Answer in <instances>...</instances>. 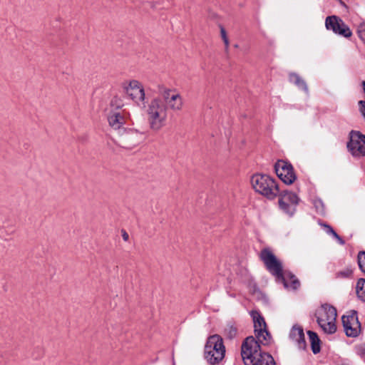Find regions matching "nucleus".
I'll return each instance as SVG.
<instances>
[{"instance_id": "31", "label": "nucleus", "mask_w": 365, "mask_h": 365, "mask_svg": "<svg viewBox=\"0 0 365 365\" xmlns=\"http://www.w3.org/2000/svg\"><path fill=\"white\" fill-rule=\"evenodd\" d=\"M119 99L118 98H114L112 101H111V105L113 106H114V103L117 102V101H118Z\"/></svg>"}, {"instance_id": "12", "label": "nucleus", "mask_w": 365, "mask_h": 365, "mask_svg": "<svg viewBox=\"0 0 365 365\" xmlns=\"http://www.w3.org/2000/svg\"><path fill=\"white\" fill-rule=\"evenodd\" d=\"M278 177L287 185H290L296 180L292 165L284 160H279L274 166Z\"/></svg>"}, {"instance_id": "26", "label": "nucleus", "mask_w": 365, "mask_h": 365, "mask_svg": "<svg viewBox=\"0 0 365 365\" xmlns=\"http://www.w3.org/2000/svg\"><path fill=\"white\" fill-rule=\"evenodd\" d=\"M322 226H323L324 227V230L327 234L332 235V233H334V230L329 225H325V224H323V225L322 224Z\"/></svg>"}, {"instance_id": "9", "label": "nucleus", "mask_w": 365, "mask_h": 365, "mask_svg": "<svg viewBox=\"0 0 365 365\" xmlns=\"http://www.w3.org/2000/svg\"><path fill=\"white\" fill-rule=\"evenodd\" d=\"M341 320L346 336L355 337L359 335L361 325L358 320L356 312L351 311L347 312L343 315Z\"/></svg>"}, {"instance_id": "1", "label": "nucleus", "mask_w": 365, "mask_h": 365, "mask_svg": "<svg viewBox=\"0 0 365 365\" xmlns=\"http://www.w3.org/2000/svg\"><path fill=\"white\" fill-rule=\"evenodd\" d=\"M158 89L162 98H153L148 103V114H162L168 111L180 112L185 105L183 97L175 88H170L160 84Z\"/></svg>"}, {"instance_id": "5", "label": "nucleus", "mask_w": 365, "mask_h": 365, "mask_svg": "<svg viewBox=\"0 0 365 365\" xmlns=\"http://www.w3.org/2000/svg\"><path fill=\"white\" fill-rule=\"evenodd\" d=\"M336 316L335 307L328 304L321 305L315 312L317 324L327 334H334L336 331Z\"/></svg>"}, {"instance_id": "30", "label": "nucleus", "mask_w": 365, "mask_h": 365, "mask_svg": "<svg viewBox=\"0 0 365 365\" xmlns=\"http://www.w3.org/2000/svg\"><path fill=\"white\" fill-rule=\"evenodd\" d=\"M350 274H351V271H349V270H347L344 272H340V274L344 277H348Z\"/></svg>"}, {"instance_id": "17", "label": "nucleus", "mask_w": 365, "mask_h": 365, "mask_svg": "<svg viewBox=\"0 0 365 365\" xmlns=\"http://www.w3.org/2000/svg\"><path fill=\"white\" fill-rule=\"evenodd\" d=\"M108 121L111 128L120 129L125 122V115H108Z\"/></svg>"}, {"instance_id": "20", "label": "nucleus", "mask_w": 365, "mask_h": 365, "mask_svg": "<svg viewBox=\"0 0 365 365\" xmlns=\"http://www.w3.org/2000/svg\"><path fill=\"white\" fill-rule=\"evenodd\" d=\"M356 292L358 297L365 302V279H359L356 283Z\"/></svg>"}, {"instance_id": "16", "label": "nucleus", "mask_w": 365, "mask_h": 365, "mask_svg": "<svg viewBox=\"0 0 365 365\" xmlns=\"http://www.w3.org/2000/svg\"><path fill=\"white\" fill-rule=\"evenodd\" d=\"M251 316L254 322L255 332L266 329V323L264 318L257 311H252Z\"/></svg>"}, {"instance_id": "4", "label": "nucleus", "mask_w": 365, "mask_h": 365, "mask_svg": "<svg viewBox=\"0 0 365 365\" xmlns=\"http://www.w3.org/2000/svg\"><path fill=\"white\" fill-rule=\"evenodd\" d=\"M225 346L220 336L215 334L207 339L204 356L210 365L219 364L225 358Z\"/></svg>"}, {"instance_id": "7", "label": "nucleus", "mask_w": 365, "mask_h": 365, "mask_svg": "<svg viewBox=\"0 0 365 365\" xmlns=\"http://www.w3.org/2000/svg\"><path fill=\"white\" fill-rule=\"evenodd\" d=\"M123 93L138 106L145 104V91L141 82L136 79L126 80L121 83Z\"/></svg>"}, {"instance_id": "10", "label": "nucleus", "mask_w": 365, "mask_h": 365, "mask_svg": "<svg viewBox=\"0 0 365 365\" xmlns=\"http://www.w3.org/2000/svg\"><path fill=\"white\" fill-rule=\"evenodd\" d=\"M325 26L328 30H331L334 33L349 38L352 35L349 26L339 17L331 16L327 17Z\"/></svg>"}, {"instance_id": "33", "label": "nucleus", "mask_w": 365, "mask_h": 365, "mask_svg": "<svg viewBox=\"0 0 365 365\" xmlns=\"http://www.w3.org/2000/svg\"><path fill=\"white\" fill-rule=\"evenodd\" d=\"M361 348L364 349V353L365 354V346H362Z\"/></svg>"}, {"instance_id": "18", "label": "nucleus", "mask_w": 365, "mask_h": 365, "mask_svg": "<svg viewBox=\"0 0 365 365\" xmlns=\"http://www.w3.org/2000/svg\"><path fill=\"white\" fill-rule=\"evenodd\" d=\"M307 334L309 336L313 353L315 354L319 353L320 351V340L317 334L312 331H309Z\"/></svg>"}, {"instance_id": "2", "label": "nucleus", "mask_w": 365, "mask_h": 365, "mask_svg": "<svg viewBox=\"0 0 365 365\" xmlns=\"http://www.w3.org/2000/svg\"><path fill=\"white\" fill-rule=\"evenodd\" d=\"M261 260L265 264L270 273L276 277L277 280L282 282L284 287L290 289H297L299 287V280L292 274L283 275L282 265L279 260L269 248H264L259 254Z\"/></svg>"}, {"instance_id": "29", "label": "nucleus", "mask_w": 365, "mask_h": 365, "mask_svg": "<svg viewBox=\"0 0 365 365\" xmlns=\"http://www.w3.org/2000/svg\"><path fill=\"white\" fill-rule=\"evenodd\" d=\"M336 240H337V242H338L340 245H344V243H345V242H344V240H342V239H341V237L340 236H338V237L336 238Z\"/></svg>"}, {"instance_id": "25", "label": "nucleus", "mask_w": 365, "mask_h": 365, "mask_svg": "<svg viewBox=\"0 0 365 365\" xmlns=\"http://www.w3.org/2000/svg\"><path fill=\"white\" fill-rule=\"evenodd\" d=\"M314 205L318 212L322 214L324 213V205L323 202L320 200H316L314 202Z\"/></svg>"}, {"instance_id": "14", "label": "nucleus", "mask_w": 365, "mask_h": 365, "mask_svg": "<svg viewBox=\"0 0 365 365\" xmlns=\"http://www.w3.org/2000/svg\"><path fill=\"white\" fill-rule=\"evenodd\" d=\"M148 121L152 130H158L165 125L166 119L165 115H148Z\"/></svg>"}, {"instance_id": "24", "label": "nucleus", "mask_w": 365, "mask_h": 365, "mask_svg": "<svg viewBox=\"0 0 365 365\" xmlns=\"http://www.w3.org/2000/svg\"><path fill=\"white\" fill-rule=\"evenodd\" d=\"M220 34H221V37L224 41V43L225 45V47H226V48H227L229 47V40L227 36L226 31L223 27H221V29H220Z\"/></svg>"}, {"instance_id": "11", "label": "nucleus", "mask_w": 365, "mask_h": 365, "mask_svg": "<svg viewBox=\"0 0 365 365\" xmlns=\"http://www.w3.org/2000/svg\"><path fill=\"white\" fill-rule=\"evenodd\" d=\"M299 200V199L296 194L286 191L280 195L279 205L283 212L292 216L295 212V207Z\"/></svg>"}, {"instance_id": "6", "label": "nucleus", "mask_w": 365, "mask_h": 365, "mask_svg": "<svg viewBox=\"0 0 365 365\" xmlns=\"http://www.w3.org/2000/svg\"><path fill=\"white\" fill-rule=\"evenodd\" d=\"M251 184L256 192L270 200L279 193L276 181L267 175H254L251 178Z\"/></svg>"}, {"instance_id": "8", "label": "nucleus", "mask_w": 365, "mask_h": 365, "mask_svg": "<svg viewBox=\"0 0 365 365\" xmlns=\"http://www.w3.org/2000/svg\"><path fill=\"white\" fill-rule=\"evenodd\" d=\"M349 138L347 148L351 155L358 158L365 156V135L359 131H351Z\"/></svg>"}, {"instance_id": "19", "label": "nucleus", "mask_w": 365, "mask_h": 365, "mask_svg": "<svg viewBox=\"0 0 365 365\" xmlns=\"http://www.w3.org/2000/svg\"><path fill=\"white\" fill-rule=\"evenodd\" d=\"M255 335L257 340L255 341L259 343L266 345L268 344L270 341L271 336L269 332L267 331V329H261L260 331H255Z\"/></svg>"}, {"instance_id": "15", "label": "nucleus", "mask_w": 365, "mask_h": 365, "mask_svg": "<svg viewBox=\"0 0 365 365\" xmlns=\"http://www.w3.org/2000/svg\"><path fill=\"white\" fill-rule=\"evenodd\" d=\"M289 81L294 84L299 89L304 91L308 93V86L304 79H302L298 74L292 73L289 76Z\"/></svg>"}, {"instance_id": "13", "label": "nucleus", "mask_w": 365, "mask_h": 365, "mask_svg": "<svg viewBox=\"0 0 365 365\" xmlns=\"http://www.w3.org/2000/svg\"><path fill=\"white\" fill-rule=\"evenodd\" d=\"M290 338L297 343L298 348L304 349L306 347L303 329L299 327H293L289 333Z\"/></svg>"}, {"instance_id": "21", "label": "nucleus", "mask_w": 365, "mask_h": 365, "mask_svg": "<svg viewBox=\"0 0 365 365\" xmlns=\"http://www.w3.org/2000/svg\"><path fill=\"white\" fill-rule=\"evenodd\" d=\"M237 330L234 324H228L226 326V327L225 329V334H226V336L228 338H230V339L234 338L237 335Z\"/></svg>"}, {"instance_id": "28", "label": "nucleus", "mask_w": 365, "mask_h": 365, "mask_svg": "<svg viewBox=\"0 0 365 365\" xmlns=\"http://www.w3.org/2000/svg\"><path fill=\"white\" fill-rule=\"evenodd\" d=\"M122 237L125 241H128L129 239V235L125 231H123Z\"/></svg>"}, {"instance_id": "22", "label": "nucleus", "mask_w": 365, "mask_h": 365, "mask_svg": "<svg viewBox=\"0 0 365 365\" xmlns=\"http://www.w3.org/2000/svg\"><path fill=\"white\" fill-rule=\"evenodd\" d=\"M358 264L361 270L365 273V251H361L358 254Z\"/></svg>"}, {"instance_id": "34", "label": "nucleus", "mask_w": 365, "mask_h": 365, "mask_svg": "<svg viewBox=\"0 0 365 365\" xmlns=\"http://www.w3.org/2000/svg\"><path fill=\"white\" fill-rule=\"evenodd\" d=\"M120 106H121V105H120V104H119V105H116V107H117V108H120Z\"/></svg>"}, {"instance_id": "27", "label": "nucleus", "mask_w": 365, "mask_h": 365, "mask_svg": "<svg viewBox=\"0 0 365 365\" xmlns=\"http://www.w3.org/2000/svg\"><path fill=\"white\" fill-rule=\"evenodd\" d=\"M322 226H323L324 227V230L327 234L332 235V233H334V230L329 225H325V224H323V225L322 224Z\"/></svg>"}, {"instance_id": "3", "label": "nucleus", "mask_w": 365, "mask_h": 365, "mask_svg": "<svg viewBox=\"0 0 365 365\" xmlns=\"http://www.w3.org/2000/svg\"><path fill=\"white\" fill-rule=\"evenodd\" d=\"M241 355L245 365H276L272 356L260 350L254 336H248L241 348Z\"/></svg>"}, {"instance_id": "23", "label": "nucleus", "mask_w": 365, "mask_h": 365, "mask_svg": "<svg viewBox=\"0 0 365 365\" xmlns=\"http://www.w3.org/2000/svg\"><path fill=\"white\" fill-rule=\"evenodd\" d=\"M357 33L361 40L365 43V24L361 23L359 25Z\"/></svg>"}, {"instance_id": "32", "label": "nucleus", "mask_w": 365, "mask_h": 365, "mask_svg": "<svg viewBox=\"0 0 365 365\" xmlns=\"http://www.w3.org/2000/svg\"><path fill=\"white\" fill-rule=\"evenodd\" d=\"M332 235V236H333V237H334L335 239L339 236V235H337V233H336L335 231L334 232V233H332V235Z\"/></svg>"}]
</instances>
